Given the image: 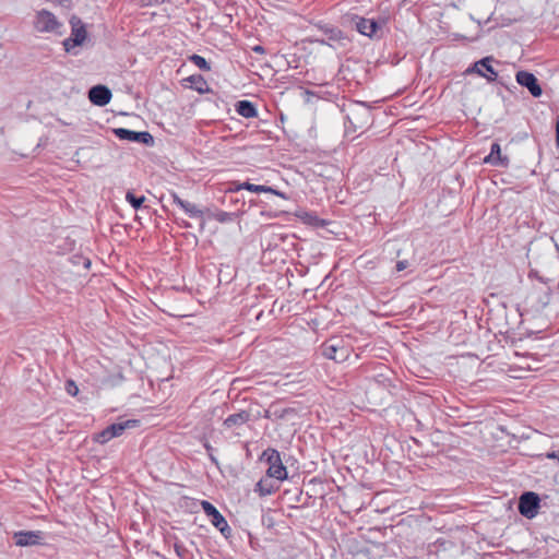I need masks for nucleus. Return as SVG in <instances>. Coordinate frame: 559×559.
<instances>
[{
	"instance_id": "f257e3e1",
	"label": "nucleus",
	"mask_w": 559,
	"mask_h": 559,
	"mask_svg": "<svg viewBox=\"0 0 559 559\" xmlns=\"http://www.w3.org/2000/svg\"><path fill=\"white\" fill-rule=\"evenodd\" d=\"M33 25L39 33H51L56 35L62 34L61 28L63 27V24L52 12L46 9H41L36 12Z\"/></svg>"
},
{
	"instance_id": "f03ea898",
	"label": "nucleus",
	"mask_w": 559,
	"mask_h": 559,
	"mask_svg": "<svg viewBox=\"0 0 559 559\" xmlns=\"http://www.w3.org/2000/svg\"><path fill=\"white\" fill-rule=\"evenodd\" d=\"M261 460L269 464L266 471L267 477L276 481H283L287 478V469L282 463L280 452L275 449L269 448L262 452Z\"/></svg>"
},
{
	"instance_id": "7ed1b4c3",
	"label": "nucleus",
	"mask_w": 559,
	"mask_h": 559,
	"mask_svg": "<svg viewBox=\"0 0 559 559\" xmlns=\"http://www.w3.org/2000/svg\"><path fill=\"white\" fill-rule=\"evenodd\" d=\"M70 25H71V35L70 37L66 38L62 43L64 50L67 52H72V50L76 46H81L87 36L85 25L82 22V20L78 16H72L70 19Z\"/></svg>"
},
{
	"instance_id": "20e7f679",
	"label": "nucleus",
	"mask_w": 559,
	"mask_h": 559,
	"mask_svg": "<svg viewBox=\"0 0 559 559\" xmlns=\"http://www.w3.org/2000/svg\"><path fill=\"white\" fill-rule=\"evenodd\" d=\"M139 426V420L128 419L120 423H115L106 427L104 430L95 435L94 440L100 444H104L112 438L119 437L126 429L135 428Z\"/></svg>"
},
{
	"instance_id": "39448f33",
	"label": "nucleus",
	"mask_w": 559,
	"mask_h": 559,
	"mask_svg": "<svg viewBox=\"0 0 559 559\" xmlns=\"http://www.w3.org/2000/svg\"><path fill=\"white\" fill-rule=\"evenodd\" d=\"M540 507V498L534 491H525L520 496L518 509L521 515L533 519L537 515Z\"/></svg>"
},
{
	"instance_id": "423d86ee",
	"label": "nucleus",
	"mask_w": 559,
	"mask_h": 559,
	"mask_svg": "<svg viewBox=\"0 0 559 559\" xmlns=\"http://www.w3.org/2000/svg\"><path fill=\"white\" fill-rule=\"evenodd\" d=\"M323 355L335 361H344L349 356V349L343 345L338 337H331L323 344Z\"/></svg>"
},
{
	"instance_id": "0eeeda50",
	"label": "nucleus",
	"mask_w": 559,
	"mask_h": 559,
	"mask_svg": "<svg viewBox=\"0 0 559 559\" xmlns=\"http://www.w3.org/2000/svg\"><path fill=\"white\" fill-rule=\"evenodd\" d=\"M201 506L204 513L211 518L213 526L216 527L225 537H228L231 533V528L221 512L209 501L203 500Z\"/></svg>"
},
{
	"instance_id": "6e6552de",
	"label": "nucleus",
	"mask_w": 559,
	"mask_h": 559,
	"mask_svg": "<svg viewBox=\"0 0 559 559\" xmlns=\"http://www.w3.org/2000/svg\"><path fill=\"white\" fill-rule=\"evenodd\" d=\"M493 57L488 56L476 62H474L467 70L466 73H476L481 78H485L488 82L496 81L498 73L492 68L491 62Z\"/></svg>"
},
{
	"instance_id": "1a4fd4ad",
	"label": "nucleus",
	"mask_w": 559,
	"mask_h": 559,
	"mask_svg": "<svg viewBox=\"0 0 559 559\" xmlns=\"http://www.w3.org/2000/svg\"><path fill=\"white\" fill-rule=\"evenodd\" d=\"M356 107L352 108V116H355L357 122H354L352 120V132H355L357 129H365L367 128L371 121V110L370 107L365 106L361 102H353Z\"/></svg>"
},
{
	"instance_id": "9d476101",
	"label": "nucleus",
	"mask_w": 559,
	"mask_h": 559,
	"mask_svg": "<svg viewBox=\"0 0 559 559\" xmlns=\"http://www.w3.org/2000/svg\"><path fill=\"white\" fill-rule=\"evenodd\" d=\"M114 133L118 139L129 142L143 143L145 145H152L154 142L152 134L147 131L138 132L124 128H116Z\"/></svg>"
},
{
	"instance_id": "9b49d317",
	"label": "nucleus",
	"mask_w": 559,
	"mask_h": 559,
	"mask_svg": "<svg viewBox=\"0 0 559 559\" xmlns=\"http://www.w3.org/2000/svg\"><path fill=\"white\" fill-rule=\"evenodd\" d=\"M515 80L518 84L523 87H526L533 97H540L543 94V88L538 83L537 78L528 72V71H518L515 74Z\"/></svg>"
},
{
	"instance_id": "f8f14e48",
	"label": "nucleus",
	"mask_w": 559,
	"mask_h": 559,
	"mask_svg": "<svg viewBox=\"0 0 559 559\" xmlns=\"http://www.w3.org/2000/svg\"><path fill=\"white\" fill-rule=\"evenodd\" d=\"M13 539L19 547L41 545L44 533L40 531H19L13 534Z\"/></svg>"
},
{
	"instance_id": "ddd939ff",
	"label": "nucleus",
	"mask_w": 559,
	"mask_h": 559,
	"mask_svg": "<svg viewBox=\"0 0 559 559\" xmlns=\"http://www.w3.org/2000/svg\"><path fill=\"white\" fill-rule=\"evenodd\" d=\"M352 21H356V29L367 37H377L378 31L381 29V24L372 19H365L357 15L352 16Z\"/></svg>"
},
{
	"instance_id": "4468645a",
	"label": "nucleus",
	"mask_w": 559,
	"mask_h": 559,
	"mask_svg": "<svg viewBox=\"0 0 559 559\" xmlns=\"http://www.w3.org/2000/svg\"><path fill=\"white\" fill-rule=\"evenodd\" d=\"M88 98L94 105L106 106L111 99V91L105 85H95L90 88Z\"/></svg>"
},
{
	"instance_id": "2eb2a0df",
	"label": "nucleus",
	"mask_w": 559,
	"mask_h": 559,
	"mask_svg": "<svg viewBox=\"0 0 559 559\" xmlns=\"http://www.w3.org/2000/svg\"><path fill=\"white\" fill-rule=\"evenodd\" d=\"M509 157L501 154V146L498 142H493L490 147V153L484 158V163L497 167H508Z\"/></svg>"
},
{
	"instance_id": "dca6fc26",
	"label": "nucleus",
	"mask_w": 559,
	"mask_h": 559,
	"mask_svg": "<svg viewBox=\"0 0 559 559\" xmlns=\"http://www.w3.org/2000/svg\"><path fill=\"white\" fill-rule=\"evenodd\" d=\"M241 189H245V190H248V191L254 192V193H262V192L272 193V194H275L283 199H287V195L284 192L278 191L272 187L264 186V185H254V183H250V182H243L241 185H238L235 188V191H239Z\"/></svg>"
},
{
	"instance_id": "f3484780",
	"label": "nucleus",
	"mask_w": 559,
	"mask_h": 559,
	"mask_svg": "<svg viewBox=\"0 0 559 559\" xmlns=\"http://www.w3.org/2000/svg\"><path fill=\"white\" fill-rule=\"evenodd\" d=\"M280 488V481H276L273 478H269L267 475L261 478L257 485L254 491L258 492L261 497L272 495Z\"/></svg>"
},
{
	"instance_id": "a211bd4d",
	"label": "nucleus",
	"mask_w": 559,
	"mask_h": 559,
	"mask_svg": "<svg viewBox=\"0 0 559 559\" xmlns=\"http://www.w3.org/2000/svg\"><path fill=\"white\" fill-rule=\"evenodd\" d=\"M171 198L174 203L180 206L190 217H203V211L200 210L195 204L180 199L175 192L171 193Z\"/></svg>"
},
{
	"instance_id": "6ab92c4d",
	"label": "nucleus",
	"mask_w": 559,
	"mask_h": 559,
	"mask_svg": "<svg viewBox=\"0 0 559 559\" xmlns=\"http://www.w3.org/2000/svg\"><path fill=\"white\" fill-rule=\"evenodd\" d=\"M250 420V413L247 411H240L238 413L229 415L223 423L224 427L227 429L243 426L246 423Z\"/></svg>"
},
{
	"instance_id": "aec40b11",
	"label": "nucleus",
	"mask_w": 559,
	"mask_h": 559,
	"mask_svg": "<svg viewBox=\"0 0 559 559\" xmlns=\"http://www.w3.org/2000/svg\"><path fill=\"white\" fill-rule=\"evenodd\" d=\"M302 223L313 226V227H323L326 223L324 219L319 218L316 213L308 212L305 210H299L295 214Z\"/></svg>"
},
{
	"instance_id": "412c9836",
	"label": "nucleus",
	"mask_w": 559,
	"mask_h": 559,
	"mask_svg": "<svg viewBox=\"0 0 559 559\" xmlns=\"http://www.w3.org/2000/svg\"><path fill=\"white\" fill-rule=\"evenodd\" d=\"M236 111L243 118H254L258 116V110L250 100H239L236 104Z\"/></svg>"
},
{
	"instance_id": "4be33fe9",
	"label": "nucleus",
	"mask_w": 559,
	"mask_h": 559,
	"mask_svg": "<svg viewBox=\"0 0 559 559\" xmlns=\"http://www.w3.org/2000/svg\"><path fill=\"white\" fill-rule=\"evenodd\" d=\"M552 292L550 287H547L545 290L540 292L537 297V309H545L551 301Z\"/></svg>"
},
{
	"instance_id": "5701e85b",
	"label": "nucleus",
	"mask_w": 559,
	"mask_h": 559,
	"mask_svg": "<svg viewBox=\"0 0 559 559\" xmlns=\"http://www.w3.org/2000/svg\"><path fill=\"white\" fill-rule=\"evenodd\" d=\"M126 200L130 203V205L134 210H139L142 206V204L144 203L145 197H143V195L136 197L133 192L128 191L126 193Z\"/></svg>"
},
{
	"instance_id": "b1692460",
	"label": "nucleus",
	"mask_w": 559,
	"mask_h": 559,
	"mask_svg": "<svg viewBox=\"0 0 559 559\" xmlns=\"http://www.w3.org/2000/svg\"><path fill=\"white\" fill-rule=\"evenodd\" d=\"M189 60L194 64L197 66L199 69L203 70V71H210L211 70V66L210 63L205 60V58H203L202 56L200 55H191L189 57Z\"/></svg>"
},
{
	"instance_id": "393cba45",
	"label": "nucleus",
	"mask_w": 559,
	"mask_h": 559,
	"mask_svg": "<svg viewBox=\"0 0 559 559\" xmlns=\"http://www.w3.org/2000/svg\"><path fill=\"white\" fill-rule=\"evenodd\" d=\"M218 223H230L236 218V213L218 211L212 215Z\"/></svg>"
},
{
	"instance_id": "a878e982",
	"label": "nucleus",
	"mask_w": 559,
	"mask_h": 559,
	"mask_svg": "<svg viewBox=\"0 0 559 559\" xmlns=\"http://www.w3.org/2000/svg\"><path fill=\"white\" fill-rule=\"evenodd\" d=\"M66 391L69 395L75 396L79 393V388L73 380H68L66 382Z\"/></svg>"
},
{
	"instance_id": "bb28decb",
	"label": "nucleus",
	"mask_w": 559,
	"mask_h": 559,
	"mask_svg": "<svg viewBox=\"0 0 559 559\" xmlns=\"http://www.w3.org/2000/svg\"><path fill=\"white\" fill-rule=\"evenodd\" d=\"M528 278H536L537 281H539L540 283H544V284H546L548 282V280L540 276L536 270H531L528 272Z\"/></svg>"
},
{
	"instance_id": "cd10ccee",
	"label": "nucleus",
	"mask_w": 559,
	"mask_h": 559,
	"mask_svg": "<svg viewBox=\"0 0 559 559\" xmlns=\"http://www.w3.org/2000/svg\"><path fill=\"white\" fill-rule=\"evenodd\" d=\"M408 267V261L407 260H401L396 262L395 269L397 272L404 271Z\"/></svg>"
},
{
	"instance_id": "c85d7f7f",
	"label": "nucleus",
	"mask_w": 559,
	"mask_h": 559,
	"mask_svg": "<svg viewBox=\"0 0 559 559\" xmlns=\"http://www.w3.org/2000/svg\"><path fill=\"white\" fill-rule=\"evenodd\" d=\"M343 38L342 36V32L338 31V29H331V36H330V39H335V40H338Z\"/></svg>"
},
{
	"instance_id": "c756f323",
	"label": "nucleus",
	"mask_w": 559,
	"mask_h": 559,
	"mask_svg": "<svg viewBox=\"0 0 559 559\" xmlns=\"http://www.w3.org/2000/svg\"><path fill=\"white\" fill-rule=\"evenodd\" d=\"M546 457H547V459H550V460H557V461H559V449H558V450H554V451H551V452L546 453Z\"/></svg>"
},
{
	"instance_id": "7c9ffc66",
	"label": "nucleus",
	"mask_w": 559,
	"mask_h": 559,
	"mask_svg": "<svg viewBox=\"0 0 559 559\" xmlns=\"http://www.w3.org/2000/svg\"><path fill=\"white\" fill-rule=\"evenodd\" d=\"M175 551H176V554L178 555L179 558H183L185 557V548L181 545L175 544Z\"/></svg>"
},
{
	"instance_id": "2f4dec72",
	"label": "nucleus",
	"mask_w": 559,
	"mask_h": 559,
	"mask_svg": "<svg viewBox=\"0 0 559 559\" xmlns=\"http://www.w3.org/2000/svg\"><path fill=\"white\" fill-rule=\"evenodd\" d=\"M365 472H366V469H365L364 467H361V466H357V467L355 468V473H356V474H353V473H352V477L359 476V477H361V478H362V477H364Z\"/></svg>"
},
{
	"instance_id": "473e14b6",
	"label": "nucleus",
	"mask_w": 559,
	"mask_h": 559,
	"mask_svg": "<svg viewBox=\"0 0 559 559\" xmlns=\"http://www.w3.org/2000/svg\"><path fill=\"white\" fill-rule=\"evenodd\" d=\"M556 144L557 146H559V116L557 117L556 120Z\"/></svg>"
},
{
	"instance_id": "72a5a7b5",
	"label": "nucleus",
	"mask_w": 559,
	"mask_h": 559,
	"mask_svg": "<svg viewBox=\"0 0 559 559\" xmlns=\"http://www.w3.org/2000/svg\"><path fill=\"white\" fill-rule=\"evenodd\" d=\"M252 50L257 53H264L265 52V49L264 47L260 46V45H257L254 47H252Z\"/></svg>"
},
{
	"instance_id": "f704fd0d",
	"label": "nucleus",
	"mask_w": 559,
	"mask_h": 559,
	"mask_svg": "<svg viewBox=\"0 0 559 559\" xmlns=\"http://www.w3.org/2000/svg\"><path fill=\"white\" fill-rule=\"evenodd\" d=\"M260 214H261V216H265V217H269V218L277 216V214H272L271 212H264V211H262Z\"/></svg>"
},
{
	"instance_id": "c9c22d12",
	"label": "nucleus",
	"mask_w": 559,
	"mask_h": 559,
	"mask_svg": "<svg viewBox=\"0 0 559 559\" xmlns=\"http://www.w3.org/2000/svg\"><path fill=\"white\" fill-rule=\"evenodd\" d=\"M209 457L212 463H214L215 465H218V460L216 459V456L213 455V453H209Z\"/></svg>"
},
{
	"instance_id": "e433bc0d",
	"label": "nucleus",
	"mask_w": 559,
	"mask_h": 559,
	"mask_svg": "<svg viewBox=\"0 0 559 559\" xmlns=\"http://www.w3.org/2000/svg\"><path fill=\"white\" fill-rule=\"evenodd\" d=\"M204 448L207 451V453H212L213 452V447L210 443H205Z\"/></svg>"
},
{
	"instance_id": "4c0bfd02",
	"label": "nucleus",
	"mask_w": 559,
	"mask_h": 559,
	"mask_svg": "<svg viewBox=\"0 0 559 559\" xmlns=\"http://www.w3.org/2000/svg\"><path fill=\"white\" fill-rule=\"evenodd\" d=\"M183 227L188 228L191 227V225L188 222H183Z\"/></svg>"
},
{
	"instance_id": "58836bf2",
	"label": "nucleus",
	"mask_w": 559,
	"mask_h": 559,
	"mask_svg": "<svg viewBox=\"0 0 559 559\" xmlns=\"http://www.w3.org/2000/svg\"><path fill=\"white\" fill-rule=\"evenodd\" d=\"M557 288L559 289V282H558V286H557Z\"/></svg>"
}]
</instances>
